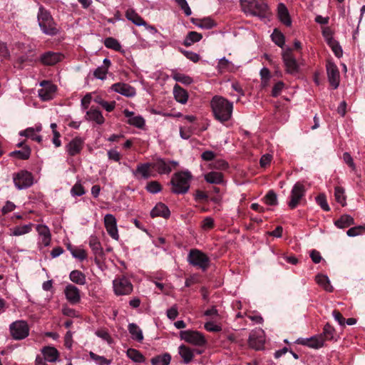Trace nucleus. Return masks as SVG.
Masks as SVG:
<instances>
[{
	"mask_svg": "<svg viewBox=\"0 0 365 365\" xmlns=\"http://www.w3.org/2000/svg\"><path fill=\"white\" fill-rule=\"evenodd\" d=\"M316 201L323 210L329 211L330 207L327 202L326 196L324 194L318 195L316 197Z\"/></svg>",
	"mask_w": 365,
	"mask_h": 365,
	"instance_id": "13d9d810",
	"label": "nucleus"
},
{
	"mask_svg": "<svg viewBox=\"0 0 365 365\" xmlns=\"http://www.w3.org/2000/svg\"><path fill=\"white\" fill-rule=\"evenodd\" d=\"M107 155L109 160L115 162H119L121 158L120 153L115 149L108 150Z\"/></svg>",
	"mask_w": 365,
	"mask_h": 365,
	"instance_id": "e2e57ef3",
	"label": "nucleus"
},
{
	"mask_svg": "<svg viewBox=\"0 0 365 365\" xmlns=\"http://www.w3.org/2000/svg\"><path fill=\"white\" fill-rule=\"evenodd\" d=\"M123 113L128 118V123L138 128H142L145 125V120L140 115H134V113L127 109L124 110Z\"/></svg>",
	"mask_w": 365,
	"mask_h": 365,
	"instance_id": "b1692460",
	"label": "nucleus"
},
{
	"mask_svg": "<svg viewBox=\"0 0 365 365\" xmlns=\"http://www.w3.org/2000/svg\"><path fill=\"white\" fill-rule=\"evenodd\" d=\"M86 116L88 120L95 121L98 124H103L104 123V118L99 110L91 108L86 113Z\"/></svg>",
	"mask_w": 365,
	"mask_h": 365,
	"instance_id": "e433bc0d",
	"label": "nucleus"
},
{
	"mask_svg": "<svg viewBox=\"0 0 365 365\" xmlns=\"http://www.w3.org/2000/svg\"><path fill=\"white\" fill-rule=\"evenodd\" d=\"M33 224L29 223L24 225L16 226L10 229L11 236H21L29 233L32 230Z\"/></svg>",
	"mask_w": 365,
	"mask_h": 365,
	"instance_id": "f704fd0d",
	"label": "nucleus"
},
{
	"mask_svg": "<svg viewBox=\"0 0 365 365\" xmlns=\"http://www.w3.org/2000/svg\"><path fill=\"white\" fill-rule=\"evenodd\" d=\"M187 262L194 267H197L203 271L209 267L210 259L199 250H190L187 255Z\"/></svg>",
	"mask_w": 365,
	"mask_h": 365,
	"instance_id": "423d86ee",
	"label": "nucleus"
},
{
	"mask_svg": "<svg viewBox=\"0 0 365 365\" xmlns=\"http://www.w3.org/2000/svg\"><path fill=\"white\" fill-rule=\"evenodd\" d=\"M111 90L128 98L133 97L136 94L135 88L125 83H114Z\"/></svg>",
	"mask_w": 365,
	"mask_h": 365,
	"instance_id": "aec40b11",
	"label": "nucleus"
},
{
	"mask_svg": "<svg viewBox=\"0 0 365 365\" xmlns=\"http://www.w3.org/2000/svg\"><path fill=\"white\" fill-rule=\"evenodd\" d=\"M296 342L312 349H319L324 346V338L322 334H319L310 338H299Z\"/></svg>",
	"mask_w": 365,
	"mask_h": 365,
	"instance_id": "2eb2a0df",
	"label": "nucleus"
},
{
	"mask_svg": "<svg viewBox=\"0 0 365 365\" xmlns=\"http://www.w3.org/2000/svg\"><path fill=\"white\" fill-rule=\"evenodd\" d=\"M202 38V36L201 34L197 33L196 31H190L187 34L183 44L185 46H190L193 43L200 41Z\"/></svg>",
	"mask_w": 365,
	"mask_h": 365,
	"instance_id": "58836bf2",
	"label": "nucleus"
},
{
	"mask_svg": "<svg viewBox=\"0 0 365 365\" xmlns=\"http://www.w3.org/2000/svg\"><path fill=\"white\" fill-rule=\"evenodd\" d=\"M192 175L190 172L180 171L175 173L171 179V191L177 195H183L188 192Z\"/></svg>",
	"mask_w": 365,
	"mask_h": 365,
	"instance_id": "7ed1b4c3",
	"label": "nucleus"
},
{
	"mask_svg": "<svg viewBox=\"0 0 365 365\" xmlns=\"http://www.w3.org/2000/svg\"><path fill=\"white\" fill-rule=\"evenodd\" d=\"M240 2L245 13L265 17L268 7L264 0H240Z\"/></svg>",
	"mask_w": 365,
	"mask_h": 365,
	"instance_id": "39448f33",
	"label": "nucleus"
},
{
	"mask_svg": "<svg viewBox=\"0 0 365 365\" xmlns=\"http://www.w3.org/2000/svg\"><path fill=\"white\" fill-rule=\"evenodd\" d=\"M343 160L352 170H355L356 165L352 157L349 153H344L343 154Z\"/></svg>",
	"mask_w": 365,
	"mask_h": 365,
	"instance_id": "774afa93",
	"label": "nucleus"
},
{
	"mask_svg": "<svg viewBox=\"0 0 365 365\" xmlns=\"http://www.w3.org/2000/svg\"><path fill=\"white\" fill-rule=\"evenodd\" d=\"M193 22L198 28L202 29H210L215 26V22L210 18L197 19L195 21Z\"/></svg>",
	"mask_w": 365,
	"mask_h": 365,
	"instance_id": "49530a36",
	"label": "nucleus"
},
{
	"mask_svg": "<svg viewBox=\"0 0 365 365\" xmlns=\"http://www.w3.org/2000/svg\"><path fill=\"white\" fill-rule=\"evenodd\" d=\"M354 224V218L349 215H344L334 222V225L340 229L348 227Z\"/></svg>",
	"mask_w": 365,
	"mask_h": 365,
	"instance_id": "4c0bfd02",
	"label": "nucleus"
},
{
	"mask_svg": "<svg viewBox=\"0 0 365 365\" xmlns=\"http://www.w3.org/2000/svg\"><path fill=\"white\" fill-rule=\"evenodd\" d=\"M151 168V163H140L137 165L135 170L132 171V173L133 176L138 179H148L151 176L150 171Z\"/></svg>",
	"mask_w": 365,
	"mask_h": 365,
	"instance_id": "4be33fe9",
	"label": "nucleus"
},
{
	"mask_svg": "<svg viewBox=\"0 0 365 365\" xmlns=\"http://www.w3.org/2000/svg\"><path fill=\"white\" fill-rule=\"evenodd\" d=\"M178 309L177 305H173L167 310V317L171 320H174L178 317Z\"/></svg>",
	"mask_w": 365,
	"mask_h": 365,
	"instance_id": "338daca9",
	"label": "nucleus"
},
{
	"mask_svg": "<svg viewBox=\"0 0 365 365\" xmlns=\"http://www.w3.org/2000/svg\"><path fill=\"white\" fill-rule=\"evenodd\" d=\"M234 69L233 63L225 57L220 59L217 64V70L220 73L232 71Z\"/></svg>",
	"mask_w": 365,
	"mask_h": 365,
	"instance_id": "a19ab883",
	"label": "nucleus"
},
{
	"mask_svg": "<svg viewBox=\"0 0 365 365\" xmlns=\"http://www.w3.org/2000/svg\"><path fill=\"white\" fill-rule=\"evenodd\" d=\"M126 354L128 357L135 362L140 363L144 361V356L136 349H128Z\"/></svg>",
	"mask_w": 365,
	"mask_h": 365,
	"instance_id": "8fccbe9b",
	"label": "nucleus"
},
{
	"mask_svg": "<svg viewBox=\"0 0 365 365\" xmlns=\"http://www.w3.org/2000/svg\"><path fill=\"white\" fill-rule=\"evenodd\" d=\"M31 155V149L28 146H24L22 150H14L10 153L11 156L17 157L19 159H29Z\"/></svg>",
	"mask_w": 365,
	"mask_h": 365,
	"instance_id": "de8ad7c7",
	"label": "nucleus"
},
{
	"mask_svg": "<svg viewBox=\"0 0 365 365\" xmlns=\"http://www.w3.org/2000/svg\"><path fill=\"white\" fill-rule=\"evenodd\" d=\"M89 246L96 256V257H101L103 254V250L98 238L95 235H91L88 240Z\"/></svg>",
	"mask_w": 365,
	"mask_h": 365,
	"instance_id": "bb28decb",
	"label": "nucleus"
},
{
	"mask_svg": "<svg viewBox=\"0 0 365 365\" xmlns=\"http://www.w3.org/2000/svg\"><path fill=\"white\" fill-rule=\"evenodd\" d=\"M179 354L183 359L185 364H189L194 358V349H190L185 345H180L178 348Z\"/></svg>",
	"mask_w": 365,
	"mask_h": 365,
	"instance_id": "2f4dec72",
	"label": "nucleus"
},
{
	"mask_svg": "<svg viewBox=\"0 0 365 365\" xmlns=\"http://www.w3.org/2000/svg\"><path fill=\"white\" fill-rule=\"evenodd\" d=\"M19 135L26 138H30L33 140L37 141L38 143L42 141V137L35 133V129L34 128H28L26 130L21 131Z\"/></svg>",
	"mask_w": 365,
	"mask_h": 365,
	"instance_id": "c03bdc74",
	"label": "nucleus"
},
{
	"mask_svg": "<svg viewBox=\"0 0 365 365\" xmlns=\"http://www.w3.org/2000/svg\"><path fill=\"white\" fill-rule=\"evenodd\" d=\"M105 46L108 48L119 51L121 49V46L118 40L114 38L108 37L105 39Z\"/></svg>",
	"mask_w": 365,
	"mask_h": 365,
	"instance_id": "3c124183",
	"label": "nucleus"
},
{
	"mask_svg": "<svg viewBox=\"0 0 365 365\" xmlns=\"http://www.w3.org/2000/svg\"><path fill=\"white\" fill-rule=\"evenodd\" d=\"M316 282L322 288H323L326 292H331L334 290L332 285L331 284V282L327 275L318 274L315 277Z\"/></svg>",
	"mask_w": 365,
	"mask_h": 365,
	"instance_id": "7c9ffc66",
	"label": "nucleus"
},
{
	"mask_svg": "<svg viewBox=\"0 0 365 365\" xmlns=\"http://www.w3.org/2000/svg\"><path fill=\"white\" fill-rule=\"evenodd\" d=\"M171 360V356L168 354L158 355L151 359L152 365H169Z\"/></svg>",
	"mask_w": 365,
	"mask_h": 365,
	"instance_id": "ea45409f",
	"label": "nucleus"
},
{
	"mask_svg": "<svg viewBox=\"0 0 365 365\" xmlns=\"http://www.w3.org/2000/svg\"><path fill=\"white\" fill-rule=\"evenodd\" d=\"M125 17L136 26H146V22L133 9H128L125 11Z\"/></svg>",
	"mask_w": 365,
	"mask_h": 365,
	"instance_id": "c756f323",
	"label": "nucleus"
},
{
	"mask_svg": "<svg viewBox=\"0 0 365 365\" xmlns=\"http://www.w3.org/2000/svg\"><path fill=\"white\" fill-rule=\"evenodd\" d=\"M11 336L15 340H21L29 334V327L26 321L18 320L9 326Z\"/></svg>",
	"mask_w": 365,
	"mask_h": 365,
	"instance_id": "6e6552de",
	"label": "nucleus"
},
{
	"mask_svg": "<svg viewBox=\"0 0 365 365\" xmlns=\"http://www.w3.org/2000/svg\"><path fill=\"white\" fill-rule=\"evenodd\" d=\"M275 44L282 48V58L287 73L295 75L299 72L300 64L292 53V49L285 45V36L275 29Z\"/></svg>",
	"mask_w": 365,
	"mask_h": 365,
	"instance_id": "f257e3e1",
	"label": "nucleus"
},
{
	"mask_svg": "<svg viewBox=\"0 0 365 365\" xmlns=\"http://www.w3.org/2000/svg\"><path fill=\"white\" fill-rule=\"evenodd\" d=\"M334 331V328L329 324H327L324 327L323 334H322L324 338V341L333 339Z\"/></svg>",
	"mask_w": 365,
	"mask_h": 365,
	"instance_id": "bf43d9fd",
	"label": "nucleus"
},
{
	"mask_svg": "<svg viewBox=\"0 0 365 365\" xmlns=\"http://www.w3.org/2000/svg\"><path fill=\"white\" fill-rule=\"evenodd\" d=\"M214 226V220L211 217H206L202 222V228L205 230H210Z\"/></svg>",
	"mask_w": 365,
	"mask_h": 365,
	"instance_id": "69168bd1",
	"label": "nucleus"
},
{
	"mask_svg": "<svg viewBox=\"0 0 365 365\" xmlns=\"http://www.w3.org/2000/svg\"><path fill=\"white\" fill-rule=\"evenodd\" d=\"M170 215V210L168 206H166L164 203L158 202L156 205L152 209L150 212V216L152 217H161L163 218H168Z\"/></svg>",
	"mask_w": 365,
	"mask_h": 365,
	"instance_id": "393cba45",
	"label": "nucleus"
},
{
	"mask_svg": "<svg viewBox=\"0 0 365 365\" xmlns=\"http://www.w3.org/2000/svg\"><path fill=\"white\" fill-rule=\"evenodd\" d=\"M173 95L175 99L181 104H185L188 100L187 92L180 86L178 84H175L173 87Z\"/></svg>",
	"mask_w": 365,
	"mask_h": 365,
	"instance_id": "cd10ccee",
	"label": "nucleus"
},
{
	"mask_svg": "<svg viewBox=\"0 0 365 365\" xmlns=\"http://www.w3.org/2000/svg\"><path fill=\"white\" fill-rule=\"evenodd\" d=\"M172 77L175 81L180 82L185 85H190L193 82L192 78L189 76L178 73L175 71H172Z\"/></svg>",
	"mask_w": 365,
	"mask_h": 365,
	"instance_id": "37998d69",
	"label": "nucleus"
},
{
	"mask_svg": "<svg viewBox=\"0 0 365 365\" xmlns=\"http://www.w3.org/2000/svg\"><path fill=\"white\" fill-rule=\"evenodd\" d=\"M84 145V140L81 137H75L66 145V151L70 156L81 153Z\"/></svg>",
	"mask_w": 365,
	"mask_h": 365,
	"instance_id": "f3484780",
	"label": "nucleus"
},
{
	"mask_svg": "<svg viewBox=\"0 0 365 365\" xmlns=\"http://www.w3.org/2000/svg\"><path fill=\"white\" fill-rule=\"evenodd\" d=\"M69 278L71 282L79 285H84L86 283V275L79 270H73L70 274Z\"/></svg>",
	"mask_w": 365,
	"mask_h": 365,
	"instance_id": "c9c22d12",
	"label": "nucleus"
},
{
	"mask_svg": "<svg viewBox=\"0 0 365 365\" xmlns=\"http://www.w3.org/2000/svg\"><path fill=\"white\" fill-rule=\"evenodd\" d=\"M205 329L211 332H218L222 330V327L220 325L216 324L213 322H207L205 324Z\"/></svg>",
	"mask_w": 365,
	"mask_h": 365,
	"instance_id": "0e129e2a",
	"label": "nucleus"
},
{
	"mask_svg": "<svg viewBox=\"0 0 365 365\" xmlns=\"http://www.w3.org/2000/svg\"><path fill=\"white\" fill-rule=\"evenodd\" d=\"M62 58L63 56L60 53L48 51L41 55V61L44 65L53 66L61 61Z\"/></svg>",
	"mask_w": 365,
	"mask_h": 365,
	"instance_id": "5701e85b",
	"label": "nucleus"
},
{
	"mask_svg": "<svg viewBox=\"0 0 365 365\" xmlns=\"http://www.w3.org/2000/svg\"><path fill=\"white\" fill-rule=\"evenodd\" d=\"M334 197L336 201L344 206L346 205V196L344 195V190L341 187H336L334 189Z\"/></svg>",
	"mask_w": 365,
	"mask_h": 365,
	"instance_id": "603ef678",
	"label": "nucleus"
},
{
	"mask_svg": "<svg viewBox=\"0 0 365 365\" xmlns=\"http://www.w3.org/2000/svg\"><path fill=\"white\" fill-rule=\"evenodd\" d=\"M36 230L39 237V245L48 247L51 240V235L49 228L45 225H36Z\"/></svg>",
	"mask_w": 365,
	"mask_h": 365,
	"instance_id": "412c9836",
	"label": "nucleus"
},
{
	"mask_svg": "<svg viewBox=\"0 0 365 365\" xmlns=\"http://www.w3.org/2000/svg\"><path fill=\"white\" fill-rule=\"evenodd\" d=\"M42 88L38 90V96L42 101H49L52 99L56 91V86L47 81L41 83Z\"/></svg>",
	"mask_w": 365,
	"mask_h": 365,
	"instance_id": "a211bd4d",
	"label": "nucleus"
},
{
	"mask_svg": "<svg viewBox=\"0 0 365 365\" xmlns=\"http://www.w3.org/2000/svg\"><path fill=\"white\" fill-rule=\"evenodd\" d=\"M211 108L215 118L221 123L228 121L232 115L233 103L227 99L219 96H214L210 102Z\"/></svg>",
	"mask_w": 365,
	"mask_h": 365,
	"instance_id": "f03ea898",
	"label": "nucleus"
},
{
	"mask_svg": "<svg viewBox=\"0 0 365 365\" xmlns=\"http://www.w3.org/2000/svg\"><path fill=\"white\" fill-rule=\"evenodd\" d=\"M175 2L178 4V6L183 10L185 14L187 16H189L192 14V11L187 2L186 0H175Z\"/></svg>",
	"mask_w": 365,
	"mask_h": 365,
	"instance_id": "680f3d73",
	"label": "nucleus"
},
{
	"mask_svg": "<svg viewBox=\"0 0 365 365\" xmlns=\"http://www.w3.org/2000/svg\"><path fill=\"white\" fill-rule=\"evenodd\" d=\"M364 232H365V227L363 225H359L349 229L346 231V235L349 237H356L361 235Z\"/></svg>",
	"mask_w": 365,
	"mask_h": 365,
	"instance_id": "6e6d98bb",
	"label": "nucleus"
},
{
	"mask_svg": "<svg viewBox=\"0 0 365 365\" xmlns=\"http://www.w3.org/2000/svg\"><path fill=\"white\" fill-rule=\"evenodd\" d=\"M68 249L70 250L72 256L80 261H83L87 257L86 251L82 248L72 247L71 245H68Z\"/></svg>",
	"mask_w": 365,
	"mask_h": 365,
	"instance_id": "a18cd8bd",
	"label": "nucleus"
},
{
	"mask_svg": "<svg viewBox=\"0 0 365 365\" xmlns=\"http://www.w3.org/2000/svg\"><path fill=\"white\" fill-rule=\"evenodd\" d=\"M108 73L107 68H103V66L98 67L93 72V76L101 80H104L106 78V75Z\"/></svg>",
	"mask_w": 365,
	"mask_h": 365,
	"instance_id": "052dcab7",
	"label": "nucleus"
},
{
	"mask_svg": "<svg viewBox=\"0 0 365 365\" xmlns=\"http://www.w3.org/2000/svg\"><path fill=\"white\" fill-rule=\"evenodd\" d=\"M95 334L98 337L106 341L108 344H112L113 343L112 337L110 336V334L106 329H98L97 331H96Z\"/></svg>",
	"mask_w": 365,
	"mask_h": 365,
	"instance_id": "864d4df0",
	"label": "nucleus"
},
{
	"mask_svg": "<svg viewBox=\"0 0 365 365\" xmlns=\"http://www.w3.org/2000/svg\"><path fill=\"white\" fill-rule=\"evenodd\" d=\"M104 225L108 235L115 240H118L119 235L117 227V221L112 214H107L104 217Z\"/></svg>",
	"mask_w": 365,
	"mask_h": 365,
	"instance_id": "4468645a",
	"label": "nucleus"
},
{
	"mask_svg": "<svg viewBox=\"0 0 365 365\" xmlns=\"http://www.w3.org/2000/svg\"><path fill=\"white\" fill-rule=\"evenodd\" d=\"M128 329L130 334L131 338L138 342H141L143 340V334L141 329L134 323H130L128 326Z\"/></svg>",
	"mask_w": 365,
	"mask_h": 365,
	"instance_id": "473e14b6",
	"label": "nucleus"
},
{
	"mask_svg": "<svg viewBox=\"0 0 365 365\" xmlns=\"http://www.w3.org/2000/svg\"><path fill=\"white\" fill-rule=\"evenodd\" d=\"M37 19L38 26L43 34L48 36H55L59 33V29L53 17L42 6L39 8Z\"/></svg>",
	"mask_w": 365,
	"mask_h": 365,
	"instance_id": "20e7f679",
	"label": "nucleus"
},
{
	"mask_svg": "<svg viewBox=\"0 0 365 365\" xmlns=\"http://www.w3.org/2000/svg\"><path fill=\"white\" fill-rule=\"evenodd\" d=\"M162 187L157 181H151L146 185V190L153 194L158 193L161 191Z\"/></svg>",
	"mask_w": 365,
	"mask_h": 365,
	"instance_id": "4d7b16f0",
	"label": "nucleus"
},
{
	"mask_svg": "<svg viewBox=\"0 0 365 365\" xmlns=\"http://www.w3.org/2000/svg\"><path fill=\"white\" fill-rule=\"evenodd\" d=\"M13 181L18 190H24L34 184V176L31 173L21 170L13 174Z\"/></svg>",
	"mask_w": 365,
	"mask_h": 365,
	"instance_id": "0eeeda50",
	"label": "nucleus"
},
{
	"mask_svg": "<svg viewBox=\"0 0 365 365\" xmlns=\"http://www.w3.org/2000/svg\"><path fill=\"white\" fill-rule=\"evenodd\" d=\"M41 353L43 359L49 362L56 361L59 355L58 350L53 346H44L41 349Z\"/></svg>",
	"mask_w": 365,
	"mask_h": 365,
	"instance_id": "c85d7f7f",
	"label": "nucleus"
},
{
	"mask_svg": "<svg viewBox=\"0 0 365 365\" xmlns=\"http://www.w3.org/2000/svg\"><path fill=\"white\" fill-rule=\"evenodd\" d=\"M180 336L181 339L195 346H201L205 345L207 343V340L204 335L197 331H181Z\"/></svg>",
	"mask_w": 365,
	"mask_h": 365,
	"instance_id": "1a4fd4ad",
	"label": "nucleus"
},
{
	"mask_svg": "<svg viewBox=\"0 0 365 365\" xmlns=\"http://www.w3.org/2000/svg\"><path fill=\"white\" fill-rule=\"evenodd\" d=\"M153 168L155 169L160 174H168L171 172L172 168L163 158H158L151 163Z\"/></svg>",
	"mask_w": 365,
	"mask_h": 365,
	"instance_id": "a878e982",
	"label": "nucleus"
},
{
	"mask_svg": "<svg viewBox=\"0 0 365 365\" xmlns=\"http://www.w3.org/2000/svg\"><path fill=\"white\" fill-rule=\"evenodd\" d=\"M304 194L305 188L304 185L299 182L295 183L291 192L289 206L292 209L295 208L299 205Z\"/></svg>",
	"mask_w": 365,
	"mask_h": 365,
	"instance_id": "ddd939ff",
	"label": "nucleus"
},
{
	"mask_svg": "<svg viewBox=\"0 0 365 365\" xmlns=\"http://www.w3.org/2000/svg\"><path fill=\"white\" fill-rule=\"evenodd\" d=\"M66 299L72 304H76L81 301L79 289L73 284H68L64 289Z\"/></svg>",
	"mask_w": 365,
	"mask_h": 365,
	"instance_id": "6ab92c4d",
	"label": "nucleus"
},
{
	"mask_svg": "<svg viewBox=\"0 0 365 365\" xmlns=\"http://www.w3.org/2000/svg\"><path fill=\"white\" fill-rule=\"evenodd\" d=\"M89 356L97 365H110L112 363V359H108L103 356H99L93 351H90Z\"/></svg>",
	"mask_w": 365,
	"mask_h": 365,
	"instance_id": "09e8293b",
	"label": "nucleus"
},
{
	"mask_svg": "<svg viewBox=\"0 0 365 365\" xmlns=\"http://www.w3.org/2000/svg\"><path fill=\"white\" fill-rule=\"evenodd\" d=\"M223 175L220 172L212 171L205 175V180L210 184H221L223 182Z\"/></svg>",
	"mask_w": 365,
	"mask_h": 365,
	"instance_id": "72a5a7b5",
	"label": "nucleus"
},
{
	"mask_svg": "<svg viewBox=\"0 0 365 365\" xmlns=\"http://www.w3.org/2000/svg\"><path fill=\"white\" fill-rule=\"evenodd\" d=\"M277 15L279 21L286 27H291L292 19L288 8L283 4L279 3L277 7Z\"/></svg>",
	"mask_w": 365,
	"mask_h": 365,
	"instance_id": "dca6fc26",
	"label": "nucleus"
},
{
	"mask_svg": "<svg viewBox=\"0 0 365 365\" xmlns=\"http://www.w3.org/2000/svg\"><path fill=\"white\" fill-rule=\"evenodd\" d=\"M85 193L86 190L80 182H77L71 189V195L73 197L82 196Z\"/></svg>",
	"mask_w": 365,
	"mask_h": 365,
	"instance_id": "5fc2aeb1",
	"label": "nucleus"
},
{
	"mask_svg": "<svg viewBox=\"0 0 365 365\" xmlns=\"http://www.w3.org/2000/svg\"><path fill=\"white\" fill-rule=\"evenodd\" d=\"M113 289L117 295H127L132 292L133 287L128 278L119 277L113 282Z\"/></svg>",
	"mask_w": 365,
	"mask_h": 365,
	"instance_id": "9d476101",
	"label": "nucleus"
},
{
	"mask_svg": "<svg viewBox=\"0 0 365 365\" xmlns=\"http://www.w3.org/2000/svg\"><path fill=\"white\" fill-rule=\"evenodd\" d=\"M259 74L261 78L260 86L262 88H266L269 86V83L272 77L271 73L267 68L263 67L261 69Z\"/></svg>",
	"mask_w": 365,
	"mask_h": 365,
	"instance_id": "79ce46f5",
	"label": "nucleus"
},
{
	"mask_svg": "<svg viewBox=\"0 0 365 365\" xmlns=\"http://www.w3.org/2000/svg\"><path fill=\"white\" fill-rule=\"evenodd\" d=\"M329 82L334 89H336L340 83V73L336 65L332 61H328L326 65Z\"/></svg>",
	"mask_w": 365,
	"mask_h": 365,
	"instance_id": "9b49d317",
	"label": "nucleus"
},
{
	"mask_svg": "<svg viewBox=\"0 0 365 365\" xmlns=\"http://www.w3.org/2000/svg\"><path fill=\"white\" fill-rule=\"evenodd\" d=\"M265 342V336L263 330L258 329L253 330L249 336V346L256 350L262 349Z\"/></svg>",
	"mask_w": 365,
	"mask_h": 365,
	"instance_id": "f8f14e48",
	"label": "nucleus"
}]
</instances>
